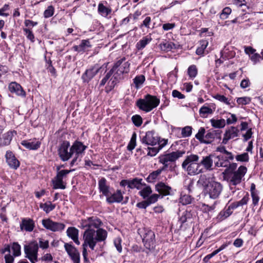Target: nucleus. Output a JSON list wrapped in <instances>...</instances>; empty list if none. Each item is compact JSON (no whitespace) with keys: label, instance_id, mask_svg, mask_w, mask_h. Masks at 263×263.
<instances>
[{"label":"nucleus","instance_id":"obj_56","mask_svg":"<svg viewBox=\"0 0 263 263\" xmlns=\"http://www.w3.org/2000/svg\"><path fill=\"white\" fill-rule=\"evenodd\" d=\"M23 31L25 32V35L27 38L31 42H34V36L32 31L30 29H24Z\"/></svg>","mask_w":263,"mask_h":263},{"label":"nucleus","instance_id":"obj_22","mask_svg":"<svg viewBox=\"0 0 263 263\" xmlns=\"http://www.w3.org/2000/svg\"><path fill=\"white\" fill-rule=\"evenodd\" d=\"M6 158L7 163L10 167L16 170L19 166V161L16 159L11 152H7Z\"/></svg>","mask_w":263,"mask_h":263},{"label":"nucleus","instance_id":"obj_18","mask_svg":"<svg viewBox=\"0 0 263 263\" xmlns=\"http://www.w3.org/2000/svg\"><path fill=\"white\" fill-rule=\"evenodd\" d=\"M239 132L236 127L231 126L226 130L222 143L226 144L229 140L237 137L238 136Z\"/></svg>","mask_w":263,"mask_h":263},{"label":"nucleus","instance_id":"obj_35","mask_svg":"<svg viewBox=\"0 0 263 263\" xmlns=\"http://www.w3.org/2000/svg\"><path fill=\"white\" fill-rule=\"evenodd\" d=\"M165 171L166 170L163 167H162L156 171H153L148 175L147 178V180L150 182L154 181V180L157 178V177L160 175V174L163 171Z\"/></svg>","mask_w":263,"mask_h":263},{"label":"nucleus","instance_id":"obj_55","mask_svg":"<svg viewBox=\"0 0 263 263\" xmlns=\"http://www.w3.org/2000/svg\"><path fill=\"white\" fill-rule=\"evenodd\" d=\"M249 155L247 153L238 155L236 156V159L238 161L248 162L249 161Z\"/></svg>","mask_w":263,"mask_h":263},{"label":"nucleus","instance_id":"obj_29","mask_svg":"<svg viewBox=\"0 0 263 263\" xmlns=\"http://www.w3.org/2000/svg\"><path fill=\"white\" fill-rule=\"evenodd\" d=\"M212 157V155L203 157L202 159L200 162H199V163H200V166L202 165L206 170H212L213 162Z\"/></svg>","mask_w":263,"mask_h":263},{"label":"nucleus","instance_id":"obj_39","mask_svg":"<svg viewBox=\"0 0 263 263\" xmlns=\"http://www.w3.org/2000/svg\"><path fill=\"white\" fill-rule=\"evenodd\" d=\"M14 133L16 134L15 131H9L4 134L3 136V144L4 145H9L14 136Z\"/></svg>","mask_w":263,"mask_h":263},{"label":"nucleus","instance_id":"obj_57","mask_svg":"<svg viewBox=\"0 0 263 263\" xmlns=\"http://www.w3.org/2000/svg\"><path fill=\"white\" fill-rule=\"evenodd\" d=\"M159 196L160 195L159 194H154L149 195V197L147 198L146 200L150 205L157 202Z\"/></svg>","mask_w":263,"mask_h":263},{"label":"nucleus","instance_id":"obj_44","mask_svg":"<svg viewBox=\"0 0 263 263\" xmlns=\"http://www.w3.org/2000/svg\"><path fill=\"white\" fill-rule=\"evenodd\" d=\"M218 160L217 161L215 162V164L217 167H227L228 165L229 161L228 160H224L223 157L218 156L216 157Z\"/></svg>","mask_w":263,"mask_h":263},{"label":"nucleus","instance_id":"obj_47","mask_svg":"<svg viewBox=\"0 0 263 263\" xmlns=\"http://www.w3.org/2000/svg\"><path fill=\"white\" fill-rule=\"evenodd\" d=\"M237 167V165L236 163H232L230 164L229 162L227 168L223 172V174L224 176H226V175L229 174V173H233L234 172H235L236 171L235 170H236Z\"/></svg>","mask_w":263,"mask_h":263},{"label":"nucleus","instance_id":"obj_45","mask_svg":"<svg viewBox=\"0 0 263 263\" xmlns=\"http://www.w3.org/2000/svg\"><path fill=\"white\" fill-rule=\"evenodd\" d=\"M217 152H219L221 153L225 154L227 155L226 159L232 160L234 159V156L232 153L228 152L226 150L224 146H219L216 148Z\"/></svg>","mask_w":263,"mask_h":263},{"label":"nucleus","instance_id":"obj_53","mask_svg":"<svg viewBox=\"0 0 263 263\" xmlns=\"http://www.w3.org/2000/svg\"><path fill=\"white\" fill-rule=\"evenodd\" d=\"M132 120L134 125L137 127L141 126L142 123V119L139 115H134L132 117Z\"/></svg>","mask_w":263,"mask_h":263},{"label":"nucleus","instance_id":"obj_12","mask_svg":"<svg viewBox=\"0 0 263 263\" xmlns=\"http://www.w3.org/2000/svg\"><path fill=\"white\" fill-rule=\"evenodd\" d=\"M126 59L123 57L118 60L112 67L115 71H118L120 73H127L129 71L130 63L125 61Z\"/></svg>","mask_w":263,"mask_h":263},{"label":"nucleus","instance_id":"obj_27","mask_svg":"<svg viewBox=\"0 0 263 263\" xmlns=\"http://www.w3.org/2000/svg\"><path fill=\"white\" fill-rule=\"evenodd\" d=\"M100 192L105 196H108L109 193V186L107 185V181L105 178H102L98 183Z\"/></svg>","mask_w":263,"mask_h":263},{"label":"nucleus","instance_id":"obj_28","mask_svg":"<svg viewBox=\"0 0 263 263\" xmlns=\"http://www.w3.org/2000/svg\"><path fill=\"white\" fill-rule=\"evenodd\" d=\"M122 74L115 71L112 74V77L109 82L110 89H113L120 80L123 78Z\"/></svg>","mask_w":263,"mask_h":263},{"label":"nucleus","instance_id":"obj_40","mask_svg":"<svg viewBox=\"0 0 263 263\" xmlns=\"http://www.w3.org/2000/svg\"><path fill=\"white\" fill-rule=\"evenodd\" d=\"M145 80V78L144 75L141 74L137 76L134 79V84L135 87L136 89H139L140 86L143 84Z\"/></svg>","mask_w":263,"mask_h":263},{"label":"nucleus","instance_id":"obj_63","mask_svg":"<svg viewBox=\"0 0 263 263\" xmlns=\"http://www.w3.org/2000/svg\"><path fill=\"white\" fill-rule=\"evenodd\" d=\"M54 7L51 5L49 6L44 11V16H52L54 14Z\"/></svg>","mask_w":263,"mask_h":263},{"label":"nucleus","instance_id":"obj_15","mask_svg":"<svg viewBox=\"0 0 263 263\" xmlns=\"http://www.w3.org/2000/svg\"><path fill=\"white\" fill-rule=\"evenodd\" d=\"M101 67L95 64L90 68L87 69L82 76V79L84 82L88 83L99 71Z\"/></svg>","mask_w":263,"mask_h":263},{"label":"nucleus","instance_id":"obj_5","mask_svg":"<svg viewBox=\"0 0 263 263\" xmlns=\"http://www.w3.org/2000/svg\"><path fill=\"white\" fill-rule=\"evenodd\" d=\"M247 171V168L246 166H240L235 172L224 176L225 179L228 181L230 186L232 185L235 186L240 183Z\"/></svg>","mask_w":263,"mask_h":263},{"label":"nucleus","instance_id":"obj_60","mask_svg":"<svg viewBox=\"0 0 263 263\" xmlns=\"http://www.w3.org/2000/svg\"><path fill=\"white\" fill-rule=\"evenodd\" d=\"M9 6L5 4L1 9H0V15L7 16L10 15L9 13Z\"/></svg>","mask_w":263,"mask_h":263},{"label":"nucleus","instance_id":"obj_7","mask_svg":"<svg viewBox=\"0 0 263 263\" xmlns=\"http://www.w3.org/2000/svg\"><path fill=\"white\" fill-rule=\"evenodd\" d=\"M87 148V146L83 145V144L78 141H76L71 146L72 154H74V157L70 163L71 165H73L79 159L81 160L82 155L84 151Z\"/></svg>","mask_w":263,"mask_h":263},{"label":"nucleus","instance_id":"obj_10","mask_svg":"<svg viewBox=\"0 0 263 263\" xmlns=\"http://www.w3.org/2000/svg\"><path fill=\"white\" fill-rule=\"evenodd\" d=\"M155 235L152 230H145L142 238L143 243L145 248L151 251L155 247Z\"/></svg>","mask_w":263,"mask_h":263},{"label":"nucleus","instance_id":"obj_43","mask_svg":"<svg viewBox=\"0 0 263 263\" xmlns=\"http://www.w3.org/2000/svg\"><path fill=\"white\" fill-rule=\"evenodd\" d=\"M139 195L142 197L143 199L147 198L152 193V190L149 186H147L143 189H140Z\"/></svg>","mask_w":263,"mask_h":263},{"label":"nucleus","instance_id":"obj_48","mask_svg":"<svg viewBox=\"0 0 263 263\" xmlns=\"http://www.w3.org/2000/svg\"><path fill=\"white\" fill-rule=\"evenodd\" d=\"M232 209H234V208H231L230 204L226 210L221 211L218 216L220 217V218H226L229 217L232 213Z\"/></svg>","mask_w":263,"mask_h":263},{"label":"nucleus","instance_id":"obj_6","mask_svg":"<svg viewBox=\"0 0 263 263\" xmlns=\"http://www.w3.org/2000/svg\"><path fill=\"white\" fill-rule=\"evenodd\" d=\"M38 250L39 245L36 241H32L24 246L25 256L31 263L37 261Z\"/></svg>","mask_w":263,"mask_h":263},{"label":"nucleus","instance_id":"obj_46","mask_svg":"<svg viewBox=\"0 0 263 263\" xmlns=\"http://www.w3.org/2000/svg\"><path fill=\"white\" fill-rule=\"evenodd\" d=\"M197 68L195 65H191L187 69V74L190 78H195L197 74Z\"/></svg>","mask_w":263,"mask_h":263},{"label":"nucleus","instance_id":"obj_41","mask_svg":"<svg viewBox=\"0 0 263 263\" xmlns=\"http://www.w3.org/2000/svg\"><path fill=\"white\" fill-rule=\"evenodd\" d=\"M152 40L150 37L145 36L142 40H140L137 44V48L138 50L143 49L146 45L149 43Z\"/></svg>","mask_w":263,"mask_h":263},{"label":"nucleus","instance_id":"obj_51","mask_svg":"<svg viewBox=\"0 0 263 263\" xmlns=\"http://www.w3.org/2000/svg\"><path fill=\"white\" fill-rule=\"evenodd\" d=\"M192 132V127L187 126L182 128L181 134L183 137H187L191 135Z\"/></svg>","mask_w":263,"mask_h":263},{"label":"nucleus","instance_id":"obj_9","mask_svg":"<svg viewBox=\"0 0 263 263\" xmlns=\"http://www.w3.org/2000/svg\"><path fill=\"white\" fill-rule=\"evenodd\" d=\"M70 146V143L67 141H64L59 146L58 152L60 159L63 161L68 160L72 156V152L71 147L68 151Z\"/></svg>","mask_w":263,"mask_h":263},{"label":"nucleus","instance_id":"obj_1","mask_svg":"<svg viewBox=\"0 0 263 263\" xmlns=\"http://www.w3.org/2000/svg\"><path fill=\"white\" fill-rule=\"evenodd\" d=\"M107 232L104 229L99 230L95 232L90 230L85 231L83 234L84 242L82 245L83 257L87 256V247L94 250L98 243L104 242L107 237Z\"/></svg>","mask_w":263,"mask_h":263},{"label":"nucleus","instance_id":"obj_49","mask_svg":"<svg viewBox=\"0 0 263 263\" xmlns=\"http://www.w3.org/2000/svg\"><path fill=\"white\" fill-rule=\"evenodd\" d=\"M136 145V134L133 133L129 143L127 145V149L131 151L135 147Z\"/></svg>","mask_w":263,"mask_h":263},{"label":"nucleus","instance_id":"obj_31","mask_svg":"<svg viewBox=\"0 0 263 263\" xmlns=\"http://www.w3.org/2000/svg\"><path fill=\"white\" fill-rule=\"evenodd\" d=\"M245 2V0H233V3L236 6H240L241 7H243L241 10L243 12H245V13H243L242 15H245L246 14H251L252 13V9L247 7L244 3Z\"/></svg>","mask_w":263,"mask_h":263},{"label":"nucleus","instance_id":"obj_25","mask_svg":"<svg viewBox=\"0 0 263 263\" xmlns=\"http://www.w3.org/2000/svg\"><path fill=\"white\" fill-rule=\"evenodd\" d=\"M67 236L71 238L73 241L78 245L80 244L78 239L79 231L74 227H69L67 230Z\"/></svg>","mask_w":263,"mask_h":263},{"label":"nucleus","instance_id":"obj_2","mask_svg":"<svg viewBox=\"0 0 263 263\" xmlns=\"http://www.w3.org/2000/svg\"><path fill=\"white\" fill-rule=\"evenodd\" d=\"M199 157L195 154L187 156L182 163V168L190 175H195L203 172L200 163L198 162Z\"/></svg>","mask_w":263,"mask_h":263},{"label":"nucleus","instance_id":"obj_19","mask_svg":"<svg viewBox=\"0 0 263 263\" xmlns=\"http://www.w3.org/2000/svg\"><path fill=\"white\" fill-rule=\"evenodd\" d=\"M8 89L11 93H15L18 96L26 97V92L21 85L15 82L10 83L8 86Z\"/></svg>","mask_w":263,"mask_h":263},{"label":"nucleus","instance_id":"obj_64","mask_svg":"<svg viewBox=\"0 0 263 263\" xmlns=\"http://www.w3.org/2000/svg\"><path fill=\"white\" fill-rule=\"evenodd\" d=\"M70 172H71L70 170H61L60 171H59L57 173L56 177H57V178H60L63 180V178L65 177H66V175L67 174H68Z\"/></svg>","mask_w":263,"mask_h":263},{"label":"nucleus","instance_id":"obj_52","mask_svg":"<svg viewBox=\"0 0 263 263\" xmlns=\"http://www.w3.org/2000/svg\"><path fill=\"white\" fill-rule=\"evenodd\" d=\"M12 249L13 251V255L18 256L21 254V246L17 242H13L12 246Z\"/></svg>","mask_w":263,"mask_h":263},{"label":"nucleus","instance_id":"obj_62","mask_svg":"<svg viewBox=\"0 0 263 263\" xmlns=\"http://www.w3.org/2000/svg\"><path fill=\"white\" fill-rule=\"evenodd\" d=\"M148 152L147 155L150 156H155L159 152L160 149L158 147H148Z\"/></svg>","mask_w":263,"mask_h":263},{"label":"nucleus","instance_id":"obj_36","mask_svg":"<svg viewBox=\"0 0 263 263\" xmlns=\"http://www.w3.org/2000/svg\"><path fill=\"white\" fill-rule=\"evenodd\" d=\"M212 126L216 128H223L226 125V121L224 119L216 120L212 119L210 120Z\"/></svg>","mask_w":263,"mask_h":263},{"label":"nucleus","instance_id":"obj_61","mask_svg":"<svg viewBox=\"0 0 263 263\" xmlns=\"http://www.w3.org/2000/svg\"><path fill=\"white\" fill-rule=\"evenodd\" d=\"M81 49H82V51H84L88 48H89L91 46L90 42L88 40H83L82 41L81 43L80 44Z\"/></svg>","mask_w":263,"mask_h":263},{"label":"nucleus","instance_id":"obj_38","mask_svg":"<svg viewBox=\"0 0 263 263\" xmlns=\"http://www.w3.org/2000/svg\"><path fill=\"white\" fill-rule=\"evenodd\" d=\"M199 115L202 118H206L209 115H211L213 113V109L208 106H202L199 111Z\"/></svg>","mask_w":263,"mask_h":263},{"label":"nucleus","instance_id":"obj_11","mask_svg":"<svg viewBox=\"0 0 263 263\" xmlns=\"http://www.w3.org/2000/svg\"><path fill=\"white\" fill-rule=\"evenodd\" d=\"M222 190V185L217 182H210L206 186V191L211 198L216 199L220 194Z\"/></svg>","mask_w":263,"mask_h":263},{"label":"nucleus","instance_id":"obj_59","mask_svg":"<svg viewBox=\"0 0 263 263\" xmlns=\"http://www.w3.org/2000/svg\"><path fill=\"white\" fill-rule=\"evenodd\" d=\"M251 102V99L248 97L238 98L237 99V103L239 104L246 105Z\"/></svg>","mask_w":263,"mask_h":263},{"label":"nucleus","instance_id":"obj_24","mask_svg":"<svg viewBox=\"0 0 263 263\" xmlns=\"http://www.w3.org/2000/svg\"><path fill=\"white\" fill-rule=\"evenodd\" d=\"M156 190L160 194L164 196L168 195L170 194L171 187L162 182H160L155 185Z\"/></svg>","mask_w":263,"mask_h":263},{"label":"nucleus","instance_id":"obj_13","mask_svg":"<svg viewBox=\"0 0 263 263\" xmlns=\"http://www.w3.org/2000/svg\"><path fill=\"white\" fill-rule=\"evenodd\" d=\"M42 224L46 229L53 232L61 231L65 228V225L63 223L54 222L50 219H43Z\"/></svg>","mask_w":263,"mask_h":263},{"label":"nucleus","instance_id":"obj_4","mask_svg":"<svg viewBox=\"0 0 263 263\" xmlns=\"http://www.w3.org/2000/svg\"><path fill=\"white\" fill-rule=\"evenodd\" d=\"M185 153L184 151H177L170 153L161 155L159 158V161L162 164V166L165 170L169 167L172 170V166L170 164L176 161L177 159L182 156Z\"/></svg>","mask_w":263,"mask_h":263},{"label":"nucleus","instance_id":"obj_23","mask_svg":"<svg viewBox=\"0 0 263 263\" xmlns=\"http://www.w3.org/2000/svg\"><path fill=\"white\" fill-rule=\"evenodd\" d=\"M123 199V197L120 190H117L116 193L110 195L109 193V195L106 196V201L110 204L114 202H121Z\"/></svg>","mask_w":263,"mask_h":263},{"label":"nucleus","instance_id":"obj_14","mask_svg":"<svg viewBox=\"0 0 263 263\" xmlns=\"http://www.w3.org/2000/svg\"><path fill=\"white\" fill-rule=\"evenodd\" d=\"M64 248L73 263H80V253L73 246L69 243H65Z\"/></svg>","mask_w":263,"mask_h":263},{"label":"nucleus","instance_id":"obj_3","mask_svg":"<svg viewBox=\"0 0 263 263\" xmlns=\"http://www.w3.org/2000/svg\"><path fill=\"white\" fill-rule=\"evenodd\" d=\"M160 100L156 97L147 95L143 99H139L136 105L138 108L145 112H149L159 104Z\"/></svg>","mask_w":263,"mask_h":263},{"label":"nucleus","instance_id":"obj_34","mask_svg":"<svg viewBox=\"0 0 263 263\" xmlns=\"http://www.w3.org/2000/svg\"><path fill=\"white\" fill-rule=\"evenodd\" d=\"M249 200V195L247 193L245 196L239 201L233 202L231 204V207L236 209L239 206H241L246 205Z\"/></svg>","mask_w":263,"mask_h":263},{"label":"nucleus","instance_id":"obj_20","mask_svg":"<svg viewBox=\"0 0 263 263\" xmlns=\"http://www.w3.org/2000/svg\"><path fill=\"white\" fill-rule=\"evenodd\" d=\"M21 144L26 148L30 150H36L41 146L40 141L36 140V139L33 140H23L21 142Z\"/></svg>","mask_w":263,"mask_h":263},{"label":"nucleus","instance_id":"obj_42","mask_svg":"<svg viewBox=\"0 0 263 263\" xmlns=\"http://www.w3.org/2000/svg\"><path fill=\"white\" fill-rule=\"evenodd\" d=\"M40 207L46 213H48L55 208V205L52 204L51 202L41 203Z\"/></svg>","mask_w":263,"mask_h":263},{"label":"nucleus","instance_id":"obj_50","mask_svg":"<svg viewBox=\"0 0 263 263\" xmlns=\"http://www.w3.org/2000/svg\"><path fill=\"white\" fill-rule=\"evenodd\" d=\"M205 130L204 127H200L198 130L197 134L195 135V137L199 140L201 143H203L204 140V135L205 134Z\"/></svg>","mask_w":263,"mask_h":263},{"label":"nucleus","instance_id":"obj_37","mask_svg":"<svg viewBox=\"0 0 263 263\" xmlns=\"http://www.w3.org/2000/svg\"><path fill=\"white\" fill-rule=\"evenodd\" d=\"M52 182L54 189H65L66 188V185L63 184V180L60 178H57L56 176L52 180Z\"/></svg>","mask_w":263,"mask_h":263},{"label":"nucleus","instance_id":"obj_16","mask_svg":"<svg viewBox=\"0 0 263 263\" xmlns=\"http://www.w3.org/2000/svg\"><path fill=\"white\" fill-rule=\"evenodd\" d=\"M141 142L143 144L154 146L158 142V137L155 135L153 131H148L142 137Z\"/></svg>","mask_w":263,"mask_h":263},{"label":"nucleus","instance_id":"obj_30","mask_svg":"<svg viewBox=\"0 0 263 263\" xmlns=\"http://www.w3.org/2000/svg\"><path fill=\"white\" fill-rule=\"evenodd\" d=\"M193 214L190 211H185L183 212L179 218V221L181 224L185 222H192Z\"/></svg>","mask_w":263,"mask_h":263},{"label":"nucleus","instance_id":"obj_58","mask_svg":"<svg viewBox=\"0 0 263 263\" xmlns=\"http://www.w3.org/2000/svg\"><path fill=\"white\" fill-rule=\"evenodd\" d=\"M214 98L221 102L224 103L227 105L230 104V101L223 95H216L214 96Z\"/></svg>","mask_w":263,"mask_h":263},{"label":"nucleus","instance_id":"obj_21","mask_svg":"<svg viewBox=\"0 0 263 263\" xmlns=\"http://www.w3.org/2000/svg\"><path fill=\"white\" fill-rule=\"evenodd\" d=\"M98 11L100 15L107 16L111 14L112 9L106 1H103L99 4Z\"/></svg>","mask_w":263,"mask_h":263},{"label":"nucleus","instance_id":"obj_26","mask_svg":"<svg viewBox=\"0 0 263 263\" xmlns=\"http://www.w3.org/2000/svg\"><path fill=\"white\" fill-rule=\"evenodd\" d=\"M34 227L33 221L31 219H23L20 224V228L22 230H25L26 231L31 232Z\"/></svg>","mask_w":263,"mask_h":263},{"label":"nucleus","instance_id":"obj_32","mask_svg":"<svg viewBox=\"0 0 263 263\" xmlns=\"http://www.w3.org/2000/svg\"><path fill=\"white\" fill-rule=\"evenodd\" d=\"M142 179H139L138 178H135L132 180H130L129 184V188L133 189H137L138 190H140L142 188L143 185H145V183H142Z\"/></svg>","mask_w":263,"mask_h":263},{"label":"nucleus","instance_id":"obj_8","mask_svg":"<svg viewBox=\"0 0 263 263\" xmlns=\"http://www.w3.org/2000/svg\"><path fill=\"white\" fill-rule=\"evenodd\" d=\"M102 224V222L100 219L96 217H91L87 219L82 220V225L83 228H88L86 231L91 230L97 232L99 230L102 229L100 228Z\"/></svg>","mask_w":263,"mask_h":263},{"label":"nucleus","instance_id":"obj_33","mask_svg":"<svg viewBox=\"0 0 263 263\" xmlns=\"http://www.w3.org/2000/svg\"><path fill=\"white\" fill-rule=\"evenodd\" d=\"M6 252H8V254L5 255L4 258L5 263H13L14 259L13 256L10 254V246L9 245L6 246L5 248L1 251L2 254Z\"/></svg>","mask_w":263,"mask_h":263},{"label":"nucleus","instance_id":"obj_17","mask_svg":"<svg viewBox=\"0 0 263 263\" xmlns=\"http://www.w3.org/2000/svg\"><path fill=\"white\" fill-rule=\"evenodd\" d=\"M221 133L222 132L220 130L210 129L208 130L204 136L203 143L210 144L215 139H220Z\"/></svg>","mask_w":263,"mask_h":263},{"label":"nucleus","instance_id":"obj_54","mask_svg":"<svg viewBox=\"0 0 263 263\" xmlns=\"http://www.w3.org/2000/svg\"><path fill=\"white\" fill-rule=\"evenodd\" d=\"M192 198L189 195H184L180 198V202L183 205H186L191 203Z\"/></svg>","mask_w":263,"mask_h":263}]
</instances>
